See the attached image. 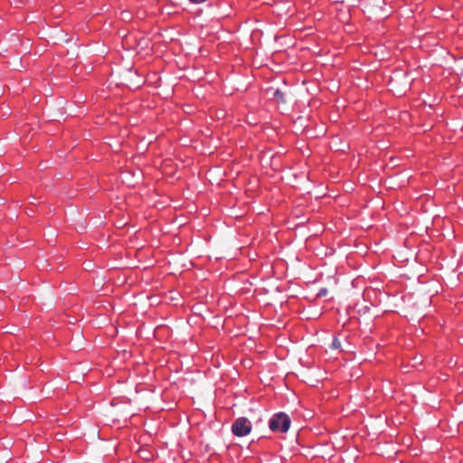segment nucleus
<instances>
[{"label":"nucleus","instance_id":"nucleus-4","mask_svg":"<svg viewBox=\"0 0 463 463\" xmlns=\"http://www.w3.org/2000/svg\"><path fill=\"white\" fill-rule=\"evenodd\" d=\"M273 96H274V98L281 100L282 102L286 101L284 99V93L279 90H276L273 93Z\"/></svg>","mask_w":463,"mask_h":463},{"label":"nucleus","instance_id":"nucleus-1","mask_svg":"<svg viewBox=\"0 0 463 463\" xmlns=\"http://www.w3.org/2000/svg\"><path fill=\"white\" fill-rule=\"evenodd\" d=\"M290 419L284 412L275 414L269 422V429L272 431L287 432L290 427Z\"/></svg>","mask_w":463,"mask_h":463},{"label":"nucleus","instance_id":"nucleus-5","mask_svg":"<svg viewBox=\"0 0 463 463\" xmlns=\"http://www.w3.org/2000/svg\"><path fill=\"white\" fill-rule=\"evenodd\" d=\"M330 347L332 349H339L341 347V343L338 338H334Z\"/></svg>","mask_w":463,"mask_h":463},{"label":"nucleus","instance_id":"nucleus-2","mask_svg":"<svg viewBox=\"0 0 463 463\" xmlns=\"http://www.w3.org/2000/svg\"><path fill=\"white\" fill-rule=\"evenodd\" d=\"M232 431L237 437L246 436L251 431V423L247 418H238L232 426Z\"/></svg>","mask_w":463,"mask_h":463},{"label":"nucleus","instance_id":"nucleus-6","mask_svg":"<svg viewBox=\"0 0 463 463\" xmlns=\"http://www.w3.org/2000/svg\"><path fill=\"white\" fill-rule=\"evenodd\" d=\"M193 4H201L205 2L206 0H189Z\"/></svg>","mask_w":463,"mask_h":463},{"label":"nucleus","instance_id":"nucleus-7","mask_svg":"<svg viewBox=\"0 0 463 463\" xmlns=\"http://www.w3.org/2000/svg\"><path fill=\"white\" fill-rule=\"evenodd\" d=\"M326 294V289H321V290L319 291V294H318V295H319V296H325Z\"/></svg>","mask_w":463,"mask_h":463},{"label":"nucleus","instance_id":"nucleus-3","mask_svg":"<svg viewBox=\"0 0 463 463\" xmlns=\"http://www.w3.org/2000/svg\"><path fill=\"white\" fill-rule=\"evenodd\" d=\"M48 38L55 44L69 42L66 31H57L56 33L50 34Z\"/></svg>","mask_w":463,"mask_h":463}]
</instances>
